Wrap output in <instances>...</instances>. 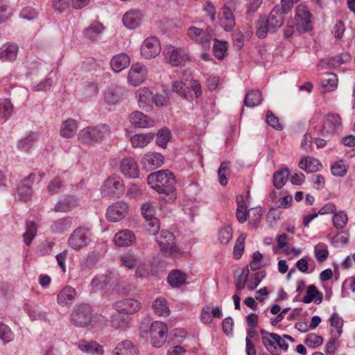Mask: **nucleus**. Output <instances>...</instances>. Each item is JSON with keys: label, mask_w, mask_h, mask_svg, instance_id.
Returning <instances> with one entry per match:
<instances>
[{"label": "nucleus", "mask_w": 355, "mask_h": 355, "mask_svg": "<svg viewBox=\"0 0 355 355\" xmlns=\"http://www.w3.org/2000/svg\"><path fill=\"white\" fill-rule=\"evenodd\" d=\"M155 313L159 316L166 317L169 315L170 309L164 298H157L153 304Z\"/></svg>", "instance_id": "46"}, {"label": "nucleus", "mask_w": 355, "mask_h": 355, "mask_svg": "<svg viewBox=\"0 0 355 355\" xmlns=\"http://www.w3.org/2000/svg\"><path fill=\"white\" fill-rule=\"evenodd\" d=\"M19 52L17 44L6 42L0 47V59L3 62H13L16 60Z\"/></svg>", "instance_id": "22"}, {"label": "nucleus", "mask_w": 355, "mask_h": 355, "mask_svg": "<svg viewBox=\"0 0 355 355\" xmlns=\"http://www.w3.org/2000/svg\"><path fill=\"white\" fill-rule=\"evenodd\" d=\"M112 355H137V349L130 340H123L117 344Z\"/></svg>", "instance_id": "32"}, {"label": "nucleus", "mask_w": 355, "mask_h": 355, "mask_svg": "<svg viewBox=\"0 0 355 355\" xmlns=\"http://www.w3.org/2000/svg\"><path fill=\"white\" fill-rule=\"evenodd\" d=\"M284 12L282 5H276L270 11L268 17H261L257 23L256 35L259 38H265L268 32H276L283 24Z\"/></svg>", "instance_id": "2"}, {"label": "nucleus", "mask_w": 355, "mask_h": 355, "mask_svg": "<svg viewBox=\"0 0 355 355\" xmlns=\"http://www.w3.org/2000/svg\"><path fill=\"white\" fill-rule=\"evenodd\" d=\"M261 101V92L259 90H251L245 95L244 105L248 107H254L259 105Z\"/></svg>", "instance_id": "44"}, {"label": "nucleus", "mask_w": 355, "mask_h": 355, "mask_svg": "<svg viewBox=\"0 0 355 355\" xmlns=\"http://www.w3.org/2000/svg\"><path fill=\"white\" fill-rule=\"evenodd\" d=\"M92 233L88 228L78 227L73 230L68 239V244L76 251L87 247L91 241Z\"/></svg>", "instance_id": "6"}, {"label": "nucleus", "mask_w": 355, "mask_h": 355, "mask_svg": "<svg viewBox=\"0 0 355 355\" xmlns=\"http://www.w3.org/2000/svg\"><path fill=\"white\" fill-rule=\"evenodd\" d=\"M13 111V105L8 98L0 100V119L6 121L11 116Z\"/></svg>", "instance_id": "47"}, {"label": "nucleus", "mask_w": 355, "mask_h": 355, "mask_svg": "<svg viewBox=\"0 0 355 355\" xmlns=\"http://www.w3.org/2000/svg\"><path fill=\"white\" fill-rule=\"evenodd\" d=\"M130 62L129 56L124 53L114 55L110 62L112 70L115 72H120L126 69Z\"/></svg>", "instance_id": "30"}, {"label": "nucleus", "mask_w": 355, "mask_h": 355, "mask_svg": "<svg viewBox=\"0 0 355 355\" xmlns=\"http://www.w3.org/2000/svg\"><path fill=\"white\" fill-rule=\"evenodd\" d=\"M135 240L134 233L129 230H123L116 233L114 237V243L120 247L129 246Z\"/></svg>", "instance_id": "28"}, {"label": "nucleus", "mask_w": 355, "mask_h": 355, "mask_svg": "<svg viewBox=\"0 0 355 355\" xmlns=\"http://www.w3.org/2000/svg\"><path fill=\"white\" fill-rule=\"evenodd\" d=\"M161 51L160 44L156 37H147L141 47V54L146 59L155 58Z\"/></svg>", "instance_id": "14"}, {"label": "nucleus", "mask_w": 355, "mask_h": 355, "mask_svg": "<svg viewBox=\"0 0 355 355\" xmlns=\"http://www.w3.org/2000/svg\"><path fill=\"white\" fill-rule=\"evenodd\" d=\"M311 15L307 7L299 4L295 10V26L299 32H305L311 29Z\"/></svg>", "instance_id": "12"}, {"label": "nucleus", "mask_w": 355, "mask_h": 355, "mask_svg": "<svg viewBox=\"0 0 355 355\" xmlns=\"http://www.w3.org/2000/svg\"><path fill=\"white\" fill-rule=\"evenodd\" d=\"M164 163L162 154L154 152L146 153L142 159V164L146 170H153L160 167Z\"/></svg>", "instance_id": "23"}, {"label": "nucleus", "mask_w": 355, "mask_h": 355, "mask_svg": "<svg viewBox=\"0 0 355 355\" xmlns=\"http://www.w3.org/2000/svg\"><path fill=\"white\" fill-rule=\"evenodd\" d=\"M349 234L347 231L336 234L331 239V243L334 248H342L349 243Z\"/></svg>", "instance_id": "49"}, {"label": "nucleus", "mask_w": 355, "mask_h": 355, "mask_svg": "<svg viewBox=\"0 0 355 355\" xmlns=\"http://www.w3.org/2000/svg\"><path fill=\"white\" fill-rule=\"evenodd\" d=\"M150 187L159 194L171 195L173 199L175 192V178L168 170H160L150 173L147 178Z\"/></svg>", "instance_id": "1"}, {"label": "nucleus", "mask_w": 355, "mask_h": 355, "mask_svg": "<svg viewBox=\"0 0 355 355\" xmlns=\"http://www.w3.org/2000/svg\"><path fill=\"white\" fill-rule=\"evenodd\" d=\"M12 15V9L7 0H0V24L6 21Z\"/></svg>", "instance_id": "54"}, {"label": "nucleus", "mask_w": 355, "mask_h": 355, "mask_svg": "<svg viewBox=\"0 0 355 355\" xmlns=\"http://www.w3.org/2000/svg\"><path fill=\"white\" fill-rule=\"evenodd\" d=\"M78 348L83 352L90 354L101 355L103 353V348L95 341L80 340L78 343Z\"/></svg>", "instance_id": "36"}, {"label": "nucleus", "mask_w": 355, "mask_h": 355, "mask_svg": "<svg viewBox=\"0 0 355 355\" xmlns=\"http://www.w3.org/2000/svg\"><path fill=\"white\" fill-rule=\"evenodd\" d=\"M187 279V273L178 269L172 270L167 277V282L172 288H180L185 285Z\"/></svg>", "instance_id": "26"}, {"label": "nucleus", "mask_w": 355, "mask_h": 355, "mask_svg": "<svg viewBox=\"0 0 355 355\" xmlns=\"http://www.w3.org/2000/svg\"><path fill=\"white\" fill-rule=\"evenodd\" d=\"M172 89L184 98L189 100L192 98L189 87L187 86L182 81H174L172 85Z\"/></svg>", "instance_id": "45"}, {"label": "nucleus", "mask_w": 355, "mask_h": 355, "mask_svg": "<svg viewBox=\"0 0 355 355\" xmlns=\"http://www.w3.org/2000/svg\"><path fill=\"white\" fill-rule=\"evenodd\" d=\"M24 309L31 320H39L46 321L47 320V313L37 304L28 303L25 304Z\"/></svg>", "instance_id": "34"}, {"label": "nucleus", "mask_w": 355, "mask_h": 355, "mask_svg": "<svg viewBox=\"0 0 355 355\" xmlns=\"http://www.w3.org/2000/svg\"><path fill=\"white\" fill-rule=\"evenodd\" d=\"M327 245L323 243H319L314 247V254L319 263L325 261L329 257Z\"/></svg>", "instance_id": "50"}, {"label": "nucleus", "mask_w": 355, "mask_h": 355, "mask_svg": "<svg viewBox=\"0 0 355 355\" xmlns=\"http://www.w3.org/2000/svg\"><path fill=\"white\" fill-rule=\"evenodd\" d=\"M77 122L72 119L64 121L60 128V135L64 138H71L77 131Z\"/></svg>", "instance_id": "38"}, {"label": "nucleus", "mask_w": 355, "mask_h": 355, "mask_svg": "<svg viewBox=\"0 0 355 355\" xmlns=\"http://www.w3.org/2000/svg\"><path fill=\"white\" fill-rule=\"evenodd\" d=\"M141 13L136 10H131L125 13L123 17V23L129 29H135L141 23Z\"/></svg>", "instance_id": "25"}, {"label": "nucleus", "mask_w": 355, "mask_h": 355, "mask_svg": "<svg viewBox=\"0 0 355 355\" xmlns=\"http://www.w3.org/2000/svg\"><path fill=\"white\" fill-rule=\"evenodd\" d=\"M337 84L338 78L335 73H329L327 78L322 79V85L329 91L335 89Z\"/></svg>", "instance_id": "64"}, {"label": "nucleus", "mask_w": 355, "mask_h": 355, "mask_svg": "<svg viewBox=\"0 0 355 355\" xmlns=\"http://www.w3.org/2000/svg\"><path fill=\"white\" fill-rule=\"evenodd\" d=\"M92 320V307L87 304L76 305L70 315V322L78 327H87Z\"/></svg>", "instance_id": "4"}, {"label": "nucleus", "mask_w": 355, "mask_h": 355, "mask_svg": "<svg viewBox=\"0 0 355 355\" xmlns=\"http://www.w3.org/2000/svg\"><path fill=\"white\" fill-rule=\"evenodd\" d=\"M213 51L217 58L223 59L227 51V43L215 40Z\"/></svg>", "instance_id": "55"}, {"label": "nucleus", "mask_w": 355, "mask_h": 355, "mask_svg": "<svg viewBox=\"0 0 355 355\" xmlns=\"http://www.w3.org/2000/svg\"><path fill=\"white\" fill-rule=\"evenodd\" d=\"M218 20L220 26L225 31H231L235 26V17L233 11L227 5H224L218 14Z\"/></svg>", "instance_id": "17"}, {"label": "nucleus", "mask_w": 355, "mask_h": 355, "mask_svg": "<svg viewBox=\"0 0 355 355\" xmlns=\"http://www.w3.org/2000/svg\"><path fill=\"white\" fill-rule=\"evenodd\" d=\"M139 107L148 111L153 103V92L147 87L139 88L136 92Z\"/></svg>", "instance_id": "21"}, {"label": "nucleus", "mask_w": 355, "mask_h": 355, "mask_svg": "<svg viewBox=\"0 0 355 355\" xmlns=\"http://www.w3.org/2000/svg\"><path fill=\"white\" fill-rule=\"evenodd\" d=\"M104 98L108 104H116L121 98V89L119 87L109 88L105 91Z\"/></svg>", "instance_id": "51"}, {"label": "nucleus", "mask_w": 355, "mask_h": 355, "mask_svg": "<svg viewBox=\"0 0 355 355\" xmlns=\"http://www.w3.org/2000/svg\"><path fill=\"white\" fill-rule=\"evenodd\" d=\"M171 137V133L168 128H163L157 134L156 143L162 148H166Z\"/></svg>", "instance_id": "52"}, {"label": "nucleus", "mask_w": 355, "mask_h": 355, "mask_svg": "<svg viewBox=\"0 0 355 355\" xmlns=\"http://www.w3.org/2000/svg\"><path fill=\"white\" fill-rule=\"evenodd\" d=\"M148 333L151 345L155 347H160L166 340L168 334L167 325L164 322L155 321L151 323Z\"/></svg>", "instance_id": "7"}, {"label": "nucleus", "mask_w": 355, "mask_h": 355, "mask_svg": "<svg viewBox=\"0 0 355 355\" xmlns=\"http://www.w3.org/2000/svg\"><path fill=\"white\" fill-rule=\"evenodd\" d=\"M153 138L154 135L153 133L137 134L131 137V143L134 148H143Z\"/></svg>", "instance_id": "43"}, {"label": "nucleus", "mask_w": 355, "mask_h": 355, "mask_svg": "<svg viewBox=\"0 0 355 355\" xmlns=\"http://www.w3.org/2000/svg\"><path fill=\"white\" fill-rule=\"evenodd\" d=\"M128 210V205L124 201H118L108 207L106 213L107 219L112 222L123 219Z\"/></svg>", "instance_id": "15"}, {"label": "nucleus", "mask_w": 355, "mask_h": 355, "mask_svg": "<svg viewBox=\"0 0 355 355\" xmlns=\"http://www.w3.org/2000/svg\"><path fill=\"white\" fill-rule=\"evenodd\" d=\"M76 297V291L71 286L64 287L57 295L58 303L62 306L71 305Z\"/></svg>", "instance_id": "24"}, {"label": "nucleus", "mask_w": 355, "mask_h": 355, "mask_svg": "<svg viewBox=\"0 0 355 355\" xmlns=\"http://www.w3.org/2000/svg\"><path fill=\"white\" fill-rule=\"evenodd\" d=\"M298 166L301 169L310 173L319 171L322 168L320 161L311 157H303L299 162Z\"/></svg>", "instance_id": "31"}, {"label": "nucleus", "mask_w": 355, "mask_h": 355, "mask_svg": "<svg viewBox=\"0 0 355 355\" xmlns=\"http://www.w3.org/2000/svg\"><path fill=\"white\" fill-rule=\"evenodd\" d=\"M120 170L128 178H139V166L136 161L132 157L124 158L121 160Z\"/></svg>", "instance_id": "20"}, {"label": "nucleus", "mask_w": 355, "mask_h": 355, "mask_svg": "<svg viewBox=\"0 0 355 355\" xmlns=\"http://www.w3.org/2000/svg\"><path fill=\"white\" fill-rule=\"evenodd\" d=\"M100 258L99 252L92 251L89 252L87 257L80 263V269L83 271H88L94 268L98 263Z\"/></svg>", "instance_id": "41"}, {"label": "nucleus", "mask_w": 355, "mask_h": 355, "mask_svg": "<svg viewBox=\"0 0 355 355\" xmlns=\"http://www.w3.org/2000/svg\"><path fill=\"white\" fill-rule=\"evenodd\" d=\"M232 238V230L230 226L226 225L218 232V240L221 244H227Z\"/></svg>", "instance_id": "61"}, {"label": "nucleus", "mask_w": 355, "mask_h": 355, "mask_svg": "<svg viewBox=\"0 0 355 355\" xmlns=\"http://www.w3.org/2000/svg\"><path fill=\"white\" fill-rule=\"evenodd\" d=\"M26 230L24 234V241L27 245H30L36 234V225L34 222L26 223Z\"/></svg>", "instance_id": "56"}, {"label": "nucleus", "mask_w": 355, "mask_h": 355, "mask_svg": "<svg viewBox=\"0 0 355 355\" xmlns=\"http://www.w3.org/2000/svg\"><path fill=\"white\" fill-rule=\"evenodd\" d=\"M125 191L123 180L118 175H112L107 178L102 187L101 194L107 198H119Z\"/></svg>", "instance_id": "5"}, {"label": "nucleus", "mask_w": 355, "mask_h": 355, "mask_svg": "<svg viewBox=\"0 0 355 355\" xmlns=\"http://www.w3.org/2000/svg\"><path fill=\"white\" fill-rule=\"evenodd\" d=\"M229 168L230 163L224 162L220 164L218 170L219 182L222 186H225L227 183V175H229Z\"/></svg>", "instance_id": "62"}, {"label": "nucleus", "mask_w": 355, "mask_h": 355, "mask_svg": "<svg viewBox=\"0 0 355 355\" xmlns=\"http://www.w3.org/2000/svg\"><path fill=\"white\" fill-rule=\"evenodd\" d=\"M113 308L117 313L129 315L135 314L141 309V303L137 300L132 297L124 298L115 302Z\"/></svg>", "instance_id": "13"}, {"label": "nucleus", "mask_w": 355, "mask_h": 355, "mask_svg": "<svg viewBox=\"0 0 355 355\" xmlns=\"http://www.w3.org/2000/svg\"><path fill=\"white\" fill-rule=\"evenodd\" d=\"M333 175L336 177H343L347 173V166L345 162L340 160L334 163L331 167Z\"/></svg>", "instance_id": "63"}, {"label": "nucleus", "mask_w": 355, "mask_h": 355, "mask_svg": "<svg viewBox=\"0 0 355 355\" xmlns=\"http://www.w3.org/2000/svg\"><path fill=\"white\" fill-rule=\"evenodd\" d=\"M147 69L140 64H132L128 73V80L129 83L134 85L138 86L141 85L146 78Z\"/></svg>", "instance_id": "19"}, {"label": "nucleus", "mask_w": 355, "mask_h": 355, "mask_svg": "<svg viewBox=\"0 0 355 355\" xmlns=\"http://www.w3.org/2000/svg\"><path fill=\"white\" fill-rule=\"evenodd\" d=\"M249 275V269L248 267L243 268L240 274L235 277L234 284L238 291H241L245 286Z\"/></svg>", "instance_id": "53"}, {"label": "nucleus", "mask_w": 355, "mask_h": 355, "mask_svg": "<svg viewBox=\"0 0 355 355\" xmlns=\"http://www.w3.org/2000/svg\"><path fill=\"white\" fill-rule=\"evenodd\" d=\"M129 121L135 128H148L155 125V121L140 111L132 112L129 116Z\"/></svg>", "instance_id": "18"}, {"label": "nucleus", "mask_w": 355, "mask_h": 355, "mask_svg": "<svg viewBox=\"0 0 355 355\" xmlns=\"http://www.w3.org/2000/svg\"><path fill=\"white\" fill-rule=\"evenodd\" d=\"M38 135L36 132H30L24 137L21 139L17 143V148L19 150L24 152L29 151L33 144L37 141Z\"/></svg>", "instance_id": "39"}, {"label": "nucleus", "mask_w": 355, "mask_h": 355, "mask_svg": "<svg viewBox=\"0 0 355 355\" xmlns=\"http://www.w3.org/2000/svg\"><path fill=\"white\" fill-rule=\"evenodd\" d=\"M78 205V200L72 196H69L59 200L54 207L56 212L67 213L71 211Z\"/></svg>", "instance_id": "27"}, {"label": "nucleus", "mask_w": 355, "mask_h": 355, "mask_svg": "<svg viewBox=\"0 0 355 355\" xmlns=\"http://www.w3.org/2000/svg\"><path fill=\"white\" fill-rule=\"evenodd\" d=\"M341 128V119L338 114H329L326 116L323 125H315L314 130L322 136L334 134Z\"/></svg>", "instance_id": "10"}, {"label": "nucleus", "mask_w": 355, "mask_h": 355, "mask_svg": "<svg viewBox=\"0 0 355 355\" xmlns=\"http://www.w3.org/2000/svg\"><path fill=\"white\" fill-rule=\"evenodd\" d=\"M118 282L117 275L112 272L96 275L90 283L92 289L101 291L112 287Z\"/></svg>", "instance_id": "9"}, {"label": "nucleus", "mask_w": 355, "mask_h": 355, "mask_svg": "<svg viewBox=\"0 0 355 355\" xmlns=\"http://www.w3.org/2000/svg\"><path fill=\"white\" fill-rule=\"evenodd\" d=\"M121 266L132 269L137 266V258L132 253H126L120 257Z\"/></svg>", "instance_id": "59"}, {"label": "nucleus", "mask_w": 355, "mask_h": 355, "mask_svg": "<svg viewBox=\"0 0 355 355\" xmlns=\"http://www.w3.org/2000/svg\"><path fill=\"white\" fill-rule=\"evenodd\" d=\"M14 338V334L10 328L4 323H0V340L3 344L10 343Z\"/></svg>", "instance_id": "58"}, {"label": "nucleus", "mask_w": 355, "mask_h": 355, "mask_svg": "<svg viewBox=\"0 0 355 355\" xmlns=\"http://www.w3.org/2000/svg\"><path fill=\"white\" fill-rule=\"evenodd\" d=\"M166 59L173 67L182 66L189 60V55L187 49H176L170 46L164 49Z\"/></svg>", "instance_id": "11"}, {"label": "nucleus", "mask_w": 355, "mask_h": 355, "mask_svg": "<svg viewBox=\"0 0 355 355\" xmlns=\"http://www.w3.org/2000/svg\"><path fill=\"white\" fill-rule=\"evenodd\" d=\"M350 58V55L347 53H343L338 55L331 57L327 61L325 67L327 69L338 67L349 61Z\"/></svg>", "instance_id": "42"}, {"label": "nucleus", "mask_w": 355, "mask_h": 355, "mask_svg": "<svg viewBox=\"0 0 355 355\" xmlns=\"http://www.w3.org/2000/svg\"><path fill=\"white\" fill-rule=\"evenodd\" d=\"M105 27L98 22H93L83 32L84 37L92 42L96 41L104 31Z\"/></svg>", "instance_id": "35"}, {"label": "nucleus", "mask_w": 355, "mask_h": 355, "mask_svg": "<svg viewBox=\"0 0 355 355\" xmlns=\"http://www.w3.org/2000/svg\"><path fill=\"white\" fill-rule=\"evenodd\" d=\"M155 235L156 242L161 250L172 256L176 254L175 238L174 234L166 230L158 232Z\"/></svg>", "instance_id": "8"}, {"label": "nucleus", "mask_w": 355, "mask_h": 355, "mask_svg": "<svg viewBox=\"0 0 355 355\" xmlns=\"http://www.w3.org/2000/svg\"><path fill=\"white\" fill-rule=\"evenodd\" d=\"M72 225V218L64 217L58 219L52 223L50 229L53 234H62L68 231Z\"/></svg>", "instance_id": "33"}, {"label": "nucleus", "mask_w": 355, "mask_h": 355, "mask_svg": "<svg viewBox=\"0 0 355 355\" xmlns=\"http://www.w3.org/2000/svg\"><path fill=\"white\" fill-rule=\"evenodd\" d=\"M302 302L309 304L313 302L319 304L322 301V293H320L314 285H310L306 289V295L302 299Z\"/></svg>", "instance_id": "37"}, {"label": "nucleus", "mask_w": 355, "mask_h": 355, "mask_svg": "<svg viewBox=\"0 0 355 355\" xmlns=\"http://www.w3.org/2000/svg\"><path fill=\"white\" fill-rule=\"evenodd\" d=\"M187 35L191 40L202 46L209 44L212 37L210 28L202 29L196 26H190L187 29Z\"/></svg>", "instance_id": "16"}, {"label": "nucleus", "mask_w": 355, "mask_h": 355, "mask_svg": "<svg viewBox=\"0 0 355 355\" xmlns=\"http://www.w3.org/2000/svg\"><path fill=\"white\" fill-rule=\"evenodd\" d=\"M110 134V128L106 124H98L94 127H87L80 130L78 139L80 142L92 145L103 141Z\"/></svg>", "instance_id": "3"}, {"label": "nucleus", "mask_w": 355, "mask_h": 355, "mask_svg": "<svg viewBox=\"0 0 355 355\" xmlns=\"http://www.w3.org/2000/svg\"><path fill=\"white\" fill-rule=\"evenodd\" d=\"M348 218L343 211L334 212L333 216V223L336 228L343 229L347 223Z\"/></svg>", "instance_id": "57"}, {"label": "nucleus", "mask_w": 355, "mask_h": 355, "mask_svg": "<svg viewBox=\"0 0 355 355\" xmlns=\"http://www.w3.org/2000/svg\"><path fill=\"white\" fill-rule=\"evenodd\" d=\"M289 175L290 173L288 168H284L275 173L273 175L274 186L278 189H281L285 184Z\"/></svg>", "instance_id": "48"}, {"label": "nucleus", "mask_w": 355, "mask_h": 355, "mask_svg": "<svg viewBox=\"0 0 355 355\" xmlns=\"http://www.w3.org/2000/svg\"><path fill=\"white\" fill-rule=\"evenodd\" d=\"M110 322L114 329L125 331L129 328L130 320L118 313L112 315Z\"/></svg>", "instance_id": "40"}, {"label": "nucleus", "mask_w": 355, "mask_h": 355, "mask_svg": "<svg viewBox=\"0 0 355 355\" xmlns=\"http://www.w3.org/2000/svg\"><path fill=\"white\" fill-rule=\"evenodd\" d=\"M331 338L338 340L343 333V320L337 313H333L329 318Z\"/></svg>", "instance_id": "29"}, {"label": "nucleus", "mask_w": 355, "mask_h": 355, "mask_svg": "<svg viewBox=\"0 0 355 355\" xmlns=\"http://www.w3.org/2000/svg\"><path fill=\"white\" fill-rule=\"evenodd\" d=\"M245 238L246 235L241 234L236 241L233 252L234 257L236 259H239L243 253Z\"/></svg>", "instance_id": "60"}]
</instances>
